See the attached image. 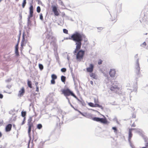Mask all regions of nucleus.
<instances>
[{
  "mask_svg": "<svg viewBox=\"0 0 148 148\" xmlns=\"http://www.w3.org/2000/svg\"><path fill=\"white\" fill-rule=\"evenodd\" d=\"M85 37L84 35L76 32L69 38V39L73 40L75 42L76 48L73 53L76 56V59L78 61L80 62L83 60L85 54L84 51L79 50L81 49L83 38Z\"/></svg>",
  "mask_w": 148,
  "mask_h": 148,
  "instance_id": "f257e3e1",
  "label": "nucleus"
},
{
  "mask_svg": "<svg viewBox=\"0 0 148 148\" xmlns=\"http://www.w3.org/2000/svg\"><path fill=\"white\" fill-rule=\"evenodd\" d=\"M61 91L62 92V94H63L64 95L66 96L71 95L74 97L75 98L77 99V97L69 89L67 88L66 89H62Z\"/></svg>",
  "mask_w": 148,
  "mask_h": 148,
  "instance_id": "f03ea898",
  "label": "nucleus"
},
{
  "mask_svg": "<svg viewBox=\"0 0 148 148\" xmlns=\"http://www.w3.org/2000/svg\"><path fill=\"white\" fill-rule=\"evenodd\" d=\"M29 15L28 16V19L29 20L33 15L34 8L32 5H30L29 8Z\"/></svg>",
  "mask_w": 148,
  "mask_h": 148,
  "instance_id": "7ed1b4c3",
  "label": "nucleus"
},
{
  "mask_svg": "<svg viewBox=\"0 0 148 148\" xmlns=\"http://www.w3.org/2000/svg\"><path fill=\"white\" fill-rule=\"evenodd\" d=\"M52 11L54 12V13L56 16H58L60 14V13L57 10V8L55 5L52 6Z\"/></svg>",
  "mask_w": 148,
  "mask_h": 148,
  "instance_id": "20e7f679",
  "label": "nucleus"
},
{
  "mask_svg": "<svg viewBox=\"0 0 148 148\" xmlns=\"http://www.w3.org/2000/svg\"><path fill=\"white\" fill-rule=\"evenodd\" d=\"M94 68V65L92 64H90L89 66L86 69V71L88 72L91 73L93 71Z\"/></svg>",
  "mask_w": 148,
  "mask_h": 148,
  "instance_id": "39448f33",
  "label": "nucleus"
},
{
  "mask_svg": "<svg viewBox=\"0 0 148 148\" xmlns=\"http://www.w3.org/2000/svg\"><path fill=\"white\" fill-rule=\"evenodd\" d=\"M25 91L24 88L23 87H22L19 91L18 96V97H22L25 93Z\"/></svg>",
  "mask_w": 148,
  "mask_h": 148,
  "instance_id": "423d86ee",
  "label": "nucleus"
},
{
  "mask_svg": "<svg viewBox=\"0 0 148 148\" xmlns=\"http://www.w3.org/2000/svg\"><path fill=\"white\" fill-rule=\"evenodd\" d=\"M28 126V134L29 136L31 138V129L32 128L34 127L33 124H27Z\"/></svg>",
  "mask_w": 148,
  "mask_h": 148,
  "instance_id": "0eeeda50",
  "label": "nucleus"
},
{
  "mask_svg": "<svg viewBox=\"0 0 148 148\" xmlns=\"http://www.w3.org/2000/svg\"><path fill=\"white\" fill-rule=\"evenodd\" d=\"M134 128H130L129 129V136L128 137V140L129 142H130L131 141V138L132 136V131L134 130Z\"/></svg>",
  "mask_w": 148,
  "mask_h": 148,
  "instance_id": "6e6552de",
  "label": "nucleus"
},
{
  "mask_svg": "<svg viewBox=\"0 0 148 148\" xmlns=\"http://www.w3.org/2000/svg\"><path fill=\"white\" fill-rule=\"evenodd\" d=\"M110 89L111 90L116 91V92L117 93V90H120V88L118 86L115 85L114 86H112L110 88Z\"/></svg>",
  "mask_w": 148,
  "mask_h": 148,
  "instance_id": "1a4fd4ad",
  "label": "nucleus"
},
{
  "mask_svg": "<svg viewBox=\"0 0 148 148\" xmlns=\"http://www.w3.org/2000/svg\"><path fill=\"white\" fill-rule=\"evenodd\" d=\"M116 73V71L114 69H111L110 70L109 72V74L110 77H114L115 76Z\"/></svg>",
  "mask_w": 148,
  "mask_h": 148,
  "instance_id": "9d476101",
  "label": "nucleus"
},
{
  "mask_svg": "<svg viewBox=\"0 0 148 148\" xmlns=\"http://www.w3.org/2000/svg\"><path fill=\"white\" fill-rule=\"evenodd\" d=\"M12 125L9 124L6 126L5 128V130L6 132L10 131L11 130Z\"/></svg>",
  "mask_w": 148,
  "mask_h": 148,
  "instance_id": "9b49d317",
  "label": "nucleus"
},
{
  "mask_svg": "<svg viewBox=\"0 0 148 148\" xmlns=\"http://www.w3.org/2000/svg\"><path fill=\"white\" fill-rule=\"evenodd\" d=\"M140 68L138 63H137L136 68V72L137 74H139L140 73Z\"/></svg>",
  "mask_w": 148,
  "mask_h": 148,
  "instance_id": "f8f14e48",
  "label": "nucleus"
},
{
  "mask_svg": "<svg viewBox=\"0 0 148 148\" xmlns=\"http://www.w3.org/2000/svg\"><path fill=\"white\" fill-rule=\"evenodd\" d=\"M90 76L95 79H97V75L95 73L92 72L89 74Z\"/></svg>",
  "mask_w": 148,
  "mask_h": 148,
  "instance_id": "ddd939ff",
  "label": "nucleus"
},
{
  "mask_svg": "<svg viewBox=\"0 0 148 148\" xmlns=\"http://www.w3.org/2000/svg\"><path fill=\"white\" fill-rule=\"evenodd\" d=\"M99 122L103 124H106L108 122V121L106 118H100Z\"/></svg>",
  "mask_w": 148,
  "mask_h": 148,
  "instance_id": "4468645a",
  "label": "nucleus"
},
{
  "mask_svg": "<svg viewBox=\"0 0 148 148\" xmlns=\"http://www.w3.org/2000/svg\"><path fill=\"white\" fill-rule=\"evenodd\" d=\"M25 32L24 31L23 33L22 40L21 44V46H23L24 45V43L25 42Z\"/></svg>",
  "mask_w": 148,
  "mask_h": 148,
  "instance_id": "2eb2a0df",
  "label": "nucleus"
},
{
  "mask_svg": "<svg viewBox=\"0 0 148 148\" xmlns=\"http://www.w3.org/2000/svg\"><path fill=\"white\" fill-rule=\"evenodd\" d=\"M18 43H17V44L15 46V53L16 55L17 56H18L19 55V52H18Z\"/></svg>",
  "mask_w": 148,
  "mask_h": 148,
  "instance_id": "dca6fc26",
  "label": "nucleus"
},
{
  "mask_svg": "<svg viewBox=\"0 0 148 148\" xmlns=\"http://www.w3.org/2000/svg\"><path fill=\"white\" fill-rule=\"evenodd\" d=\"M88 105L89 106H90L92 107H97V106H99L98 105L94 104L93 103L91 102L88 103Z\"/></svg>",
  "mask_w": 148,
  "mask_h": 148,
  "instance_id": "f3484780",
  "label": "nucleus"
},
{
  "mask_svg": "<svg viewBox=\"0 0 148 148\" xmlns=\"http://www.w3.org/2000/svg\"><path fill=\"white\" fill-rule=\"evenodd\" d=\"M94 102L95 103V104H97V105H98L99 106H97V107H99V108H100L101 107V106L98 103H99V101H98V100L97 99H96V98H94Z\"/></svg>",
  "mask_w": 148,
  "mask_h": 148,
  "instance_id": "a211bd4d",
  "label": "nucleus"
},
{
  "mask_svg": "<svg viewBox=\"0 0 148 148\" xmlns=\"http://www.w3.org/2000/svg\"><path fill=\"white\" fill-rule=\"evenodd\" d=\"M27 85L30 88H32V83L31 81L29 80H27Z\"/></svg>",
  "mask_w": 148,
  "mask_h": 148,
  "instance_id": "6ab92c4d",
  "label": "nucleus"
},
{
  "mask_svg": "<svg viewBox=\"0 0 148 148\" xmlns=\"http://www.w3.org/2000/svg\"><path fill=\"white\" fill-rule=\"evenodd\" d=\"M32 117L30 116L29 117V119L28 120L27 124H33L32 122Z\"/></svg>",
  "mask_w": 148,
  "mask_h": 148,
  "instance_id": "aec40b11",
  "label": "nucleus"
},
{
  "mask_svg": "<svg viewBox=\"0 0 148 148\" xmlns=\"http://www.w3.org/2000/svg\"><path fill=\"white\" fill-rule=\"evenodd\" d=\"M66 79V77L64 76H61V80L62 81L65 83V82Z\"/></svg>",
  "mask_w": 148,
  "mask_h": 148,
  "instance_id": "412c9836",
  "label": "nucleus"
},
{
  "mask_svg": "<svg viewBox=\"0 0 148 148\" xmlns=\"http://www.w3.org/2000/svg\"><path fill=\"white\" fill-rule=\"evenodd\" d=\"M26 0H23L22 4V7L23 8H24L26 4Z\"/></svg>",
  "mask_w": 148,
  "mask_h": 148,
  "instance_id": "4be33fe9",
  "label": "nucleus"
},
{
  "mask_svg": "<svg viewBox=\"0 0 148 148\" xmlns=\"http://www.w3.org/2000/svg\"><path fill=\"white\" fill-rule=\"evenodd\" d=\"M51 77L52 79L55 80L57 79V75L54 74H53L51 75Z\"/></svg>",
  "mask_w": 148,
  "mask_h": 148,
  "instance_id": "5701e85b",
  "label": "nucleus"
},
{
  "mask_svg": "<svg viewBox=\"0 0 148 148\" xmlns=\"http://www.w3.org/2000/svg\"><path fill=\"white\" fill-rule=\"evenodd\" d=\"M26 112L22 111L21 112V115L22 117H25L26 115Z\"/></svg>",
  "mask_w": 148,
  "mask_h": 148,
  "instance_id": "b1692460",
  "label": "nucleus"
},
{
  "mask_svg": "<svg viewBox=\"0 0 148 148\" xmlns=\"http://www.w3.org/2000/svg\"><path fill=\"white\" fill-rule=\"evenodd\" d=\"M100 118L95 117L92 119L93 120L97 122H99Z\"/></svg>",
  "mask_w": 148,
  "mask_h": 148,
  "instance_id": "393cba45",
  "label": "nucleus"
},
{
  "mask_svg": "<svg viewBox=\"0 0 148 148\" xmlns=\"http://www.w3.org/2000/svg\"><path fill=\"white\" fill-rule=\"evenodd\" d=\"M46 38L47 39H53V37L50 35V34H48L47 36L46 37Z\"/></svg>",
  "mask_w": 148,
  "mask_h": 148,
  "instance_id": "a878e982",
  "label": "nucleus"
},
{
  "mask_svg": "<svg viewBox=\"0 0 148 148\" xmlns=\"http://www.w3.org/2000/svg\"><path fill=\"white\" fill-rule=\"evenodd\" d=\"M39 67L40 70H42L43 69V66L42 64H39L38 65Z\"/></svg>",
  "mask_w": 148,
  "mask_h": 148,
  "instance_id": "bb28decb",
  "label": "nucleus"
},
{
  "mask_svg": "<svg viewBox=\"0 0 148 148\" xmlns=\"http://www.w3.org/2000/svg\"><path fill=\"white\" fill-rule=\"evenodd\" d=\"M42 127V125L40 124H38L37 125V128L39 129H40Z\"/></svg>",
  "mask_w": 148,
  "mask_h": 148,
  "instance_id": "cd10ccee",
  "label": "nucleus"
},
{
  "mask_svg": "<svg viewBox=\"0 0 148 148\" xmlns=\"http://www.w3.org/2000/svg\"><path fill=\"white\" fill-rule=\"evenodd\" d=\"M41 10L40 8V6H38L37 7V12L38 13L40 12Z\"/></svg>",
  "mask_w": 148,
  "mask_h": 148,
  "instance_id": "c85d7f7f",
  "label": "nucleus"
},
{
  "mask_svg": "<svg viewBox=\"0 0 148 148\" xmlns=\"http://www.w3.org/2000/svg\"><path fill=\"white\" fill-rule=\"evenodd\" d=\"M63 32L64 33L67 34H68V31L66 29H63Z\"/></svg>",
  "mask_w": 148,
  "mask_h": 148,
  "instance_id": "c756f323",
  "label": "nucleus"
},
{
  "mask_svg": "<svg viewBox=\"0 0 148 148\" xmlns=\"http://www.w3.org/2000/svg\"><path fill=\"white\" fill-rule=\"evenodd\" d=\"M40 19L42 21L43 20V17L42 13H40Z\"/></svg>",
  "mask_w": 148,
  "mask_h": 148,
  "instance_id": "7c9ffc66",
  "label": "nucleus"
},
{
  "mask_svg": "<svg viewBox=\"0 0 148 148\" xmlns=\"http://www.w3.org/2000/svg\"><path fill=\"white\" fill-rule=\"evenodd\" d=\"M146 143L145 144V147L146 148H148V140H147L146 141Z\"/></svg>",
  "mask_w": 148,
  "mask_h": 148,
  "instance_id": "2f4dec72",
  "label": "nucleus"
},
{
  "mask_svg": "<svg viewBox=\"0 0 148 148\" xmlns=\"http://www.w3.org/2000/svg\"><path fill=\"white\" fill-rule=\"evenodd\" d=\"M61 71L62 72H65L66 71V69L65 68H63L61 70Z\"/></svg>",
  "mask_w": 148,
  "mask_h": 148,
  "instance_id": "473e14b6",
  "label": "nucleus"
},
{
  "mask_svg": "<svg viewBox=\"0 0 148 148\" xmlns=\"http://www.w3.org/2000/svg\"><path fill=\"white\" fill-rule=\"evenodd\" d=\"M55 80L52 79L51 80V82L52 84H54L55 83Z\"/></svg>",
  "mask_w": 148,
  "mask_h": 148,
  "instance_id": "72a5a7b5",
  "label": "nucleus"
},
{
  "mask_svg": "<svg viewBox=\"0 0 148 148\" xmlns=\"http://www.w3.org/2000/svg\"><path fill=\"white\" fill-rule=\"evenodd\" d=\"M103 61L102 60L100 59L98 61V64L100 65L102 64Z\"/></svg>",
  "mask_w": 148,
  "mask_h": 148,
  "instance_id": "f704fd0d",
  "label": "nucleus"
},
{
  "mask_svg": "<svg viewBox=\"0 0 148 148\" xmlns=\"http://www.w3.org/2000/svg\"><path fill=\"white\" fill-rule=\"evenodd\" d=\"M3 123V121L2 120L0 121V125H2Z\"/></svg>",
  "mask_w": 148,
  "mask_h": 148,
  "instance_id": "c9c22d12",
  "label": "nucleus"
},
{
  "mask_svg": "<svg viewBox=\"0 0 148 148\" xmlns=\"http://www.w3.org/2000/svg\"><path fill=\"white\" fill-rule=\"evenodd\" d=\"M113 130H114V131H116L117 130V129L116 127H113L112 128Z\"/></svg>",
  "mask_w": 148,
  "mask_h": 148,
  "instance_id": "e433bc0d",
  "label": "nucleus"
},
{
  "mask_svg": "<svg viewBox=\"0 0 148 148\" xmlns=\"http://www.w3.org/2000/svg\"><path fill=\"white\" fill-rule=\"evenodd\" d=\"M36 91L37 92H38L39 91L38 87H36Z\"/></svg>",
  "mask_w": 148,
  "mask_h": 148,
  "instance_id": "4c0bfd02",
  "label": "nucleus"
},
{
  "mask_svg": "<svg viewBox=\"0 0 148 148\" xmlns=\"http://www.w3.org/2000/svg\"><path fill=\"white\" fill-rule=\"evenodd\" d=\"M142 45H143V46H145L146 45V43L145 42H144L142 44Z\"/></svg>",
  "mask_w": 148,
  "mask_h": 148,
  "instance_id": "58836bf2",
  "label": "nucleus"
},
{
  "mask_svg": "<svg viewBox=\"0 0 148 148\" xmlns=\"http://www.w3.org/2000/svg\"><path fill=\"white\" fill-rule=\"evenodd\" d=\"M3 96L2 94H0V98L2 99L3 98Z\"/></svg>",
  "mask_w": 148,
  "mask_h": 148,
  "instance_id": "ea45409f",
  "label": "nucleus"
},
{
  "mask_svg": "<svg viewBox=\"0 0 148 148\" xmlns=\"http://www.w3.org/2000/svg\"><path fill=\"white\" fill-rule=\"evenodd\" d=\"M25 121H24L23 120V122H22V123H21V125H23L24 124H25Z\"/></svg>",
  "mask_w": 148,
  "mask_h": 148,
  "instance_id": "a19ab883",
  "label": "nucleus"
},
{
  "mask_svg": "<svg viewBox=\"0 0 148 148\" xmlns=\"http://www.w3.org/2000/svg\"><path fill=\"white\" fill-rule=\"evenodd\" d=\"M132 127H135L136 126V125L134 123L131 126Z\"/></svg>",
  "mask_w": 148,
  "mask_h": 148,
  "instance_id": "79ce46f5",
  "label": "nucleus"
},
{
  "mask_svg": "<svg viewBox=\"0 0 148 148\" xmlns=\"http://www.w3.org/2000/svg\"><path fill=\"white\" fill-rule=\"evenodd\" d=\"M35 85L36 86V87H38V82H36L35 84Z\"/></svg>",
  "mask_w": 148,
  "mask_h": 148,
  "instance_id": "37998d69",
  "label": "nucleus"
},
{
  "mask_svg": "<svg viewBox=\"0 0 148 148\" xmlns=\"http://www.w3.org/2000/svg\"><path fill=\"white\" fill-rule=\"evenodd\" d=\"M30 139L29 140V142H28V147L29 148V144H30Z\"/></svg>",
  "mask_w": 148,
  "mask_h": 148,
  "instance_id": "c03bdc74",
  "label": "nucleus"
},
{
  "mask_svg": "<svg viewBox=\"0 0 148 148\" xmlns=\"http://www.w3.org/2000/svg\"><path fill=\"white\" fill-rule=\"evenodd\" d=\"M90 83L92 85H93V82L92 81H90Z\"/></svg>",
  "mask_w": 148,
  "mask_h": 148,
  "instance_id": "a18cd8bd",
  "label": "nucleus"
},
{
  "mask_svg": "<svg viewBox=\"0 0 148 148\" xmlns=\"http://www.w3.org/2000/svg\"><path fill=\"white\" fill-rule=\"evenodd\" d=\"M24 117L23 120L24 121H25L26 120V117L25 116L23 117Z\"/></svg>",
  "mask_w": 148,
  "mask_h": 148,
  "instance_id": "49530a36",
  "label": "nucleus"
},
{
  "mask_svg": "<svg viewBox=\"0 0 148 148\" xmlns=\"http://www.w3.org/2000/svg\"><path fill=\"white\" fill-rule=\"evenodd\" d=\"M2 136V134L1 132H0V137H1Z\"/></svg>",
  "mask_w": 148,
  "mask_h": 148,
  "instance_id": "de8ad7c7",
  "label": "nucleus"
},
{
  "mask_svg": "<svg viewBox=\"0 0 148 148\" xmlns=\"http://www.w3.org/2000/svg\"><path fill=\"white\" fill-rule=\"evenodd\" d=\"M21 31H20V33H19V36H21Z\"/></svg>",
  "mask_w": 148,
  "mask_h": 148,
  "instance_id": "09e8293b",
  "label": "nucleus"
},
{
  "mask_svg": "<svg viewBox=\"0 0 148 148\" xmlns=\"http://www.w3.org/2000/svg\"><path fill=\"white\" fill-rule=\"evenodd\" d=\"M71 106L73 108H74V107H73V106H72L71 104Z\"/></svg>",
  "mask_w": 148,
  "mask_h": 148,
  "instance_id": "8fccbe9b",
  "label": "nucleus"
},
{
  "mask_svg": "<svg viewBox=\"0 0 148 148\" xmlns=\"http://www.w3.org/2000/svg\"><path fill=\"white\" fill-rule=\"evenodd\" d=\"M71 106L73 108H74V107H73V106H72L71 104Z\"/></svg>",
  "mask_w": 148,
  "mask_h": 148,
  "instance_id": "3c124183",
  "label": "nucleus"
},
{
  "mask_svg": "<svg viewBox=\"0 0 148 148\" xmlns=\"http://www.w3.org/2000/svg\"><path fill=\"white\" fill-rule=\"evenodd\" d=\"M16 1H18L19 0H16Z\"/></svg>",
  "mask_w": 148,
  "mask_h": 148,
  "instance_id": "603ef678",
  "label": "nucleus"
},
{
  "mask_svg": "<svg viewBox=\"0 0 148 148\" xmlns=\"http://www.w3.org/2000/svg\"><path fill=\"white\" fill-rule=\"evenodd\" d=\"M135 117H136V116H134V118H135Z\"/></svg>",
  "mask_w": 148,
  "mask_h": 148,
  "instance_id": "864d4df0",
  "label": "nucleus"
},
{
  "mask_svg": "<svg viewBox=\"0 0 148 148\" xmlns=\"http://www.w3.org/2000/svg\"><path fill=\"white\" fill-rule=\"evenodd\" d=\"M13 126H15V125H13Z\"/></svg>",
  "mask_w": 148,
  "mask_h": 148,
  "instance_id": "5fc2aeb1",
  "label": "nucleus"
},
{
  "mask_svg": "<svg viewBox=\"0 0 148 148\" xmlns=\"http://www.w3.org/2000/svg\"><path fill=\"white\" fill-rule=\"evenodd\" d=\"M2 0H0V2Z\"/></svg>",
  "mask_w": 148,
  "mask_h": 148,
  "instance_id": "6e6d98bb",
  "label": "nucleus"
}]
</instances>
